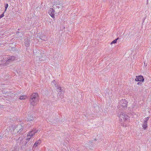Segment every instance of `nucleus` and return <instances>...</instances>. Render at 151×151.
<instances>
[{"mask_svg": "<svg viewBox=\"0 0 151 151\" xmlns=\"http://www.w3.org/2000/svg\"><path fill=\"white\" fill-rule=\"evenodd\" d=\"M117 116L119 118L120 120V123L121 125L123 127L126 126V124L124 123V122H125L127 120L129 119V117L126 115L124 112H122L120 111L118 114Z\"/></svg>", "mask_w": 151, "mask_h": 151, "instance_id": "nucleus-1", "label": "nucleus"}, {"mask_svg": "<svg viewBox=\"0 0 151 151\" xmlns=\"http://www.w3.org/2000/svg\"><path fill=\"white\" fill-rule=\"evenodd\" d=\"M138 78L139 79L140 81H141L142 82L144 81V78L142 76H138Z\"/></svg>", "mask_w": 151, "mask_h": 151, "instance_id": "nucleus-13", "label": "nucleus"}, {"mask_svg": "<svg viewBox=\"0 0 151 151\" xmlns=\"http://www.w3.org/2000/svg\"><path fill=\"white\" fill-rule=\"evenodd\" d=\"M48 13L52 17H54V11L52 8H50L49 9Z\"/></svg>", "mask_w": 151, "mask_h": 151, "instance_id": "nucleus-7", "label": "nucleus"}, {"mask_svg": "<svg viewBox=\"0 0 151 151\" xmlns=\"http://www.w3.org/2000/svg\"><path fill=\"white\" fill-rule=\"evenodd\" d=\"M127 102L125 99H122L119 102L118 107L119 110L123 111L127 107Z\"/></svg>", "mask_w": 151, "mask_h": 151, "instance_id": "nucleus-3", "label": "nucleus"}, {"mask_svg": "<svg viewBox=\"0 0 151 151\" xmlns=\"http://www.w3.org/2000/svg\"><path fill=\"white\" fill-rule=\"evenodd\" d=\"M34 118L32 116H29L27 118V121L28 122H31L34 120Z\"/></svg>", "mask_w": 151, "mask_h": 151, "instance_id": "nucleus-10", "label": "nucleus"}, {"mask_svg": "<svg viewBox=\"0 0 151 151\" xmlns=\"http://www.w3.org/2000/svg\"><path fill=\"white\" fill-rule=\"evenodd\" d=\"M57 7H58V8H59V7L58 6H57Z\"/></svg>", "mask_w": 151, "mask_h": 151, "instance_id": "nucleus-22", "label": "nucleus"}, {"mask_svg": "<svg viewBox=\"0 0 151 151\" xmlns=\"http://www.w3.org/2000/svg\"><path fill=\"white\" fill-rule=\"evenodd\" d=\"M59 89L58 90V92H59L60 93H62V92H64V91L63 89H62L61 87H60L59 86V88L57 89Z\"/></svg>", "mask_w": 151, "mask_h": 151, "instance_id": "nucleus-14", "label": "nucleus"}, {"mask_svg": "<svg viewBox=\"0 0 151 151\" xmlns=\"http://www.w3.org/2000/svg\"><path fill=\"white\" fill-rule=\"evenodd\" d=\"M39 99V96L37 93H32L31 96L30 100L31 105L33 106L36 105L38 102Z\"/></svg>", "mask_w": 151, "mask_h": 151, "instance_id": "nucleus-2", "label": "nucleus"}, {"mask_svg": "<svg viewBox=\"0 0 151 151\" xmlns=\"http://www.w3.org/2000/svg\"><path fill=\"white\" fill-rule=\"evenodd\" d=\"M8 6H9V5L8 4H6L5 5V11H4V13H3L4 14V12H5L6 11L8 7Z\"/></svg>", "mask_w": 151, "mask_h": 151, "instance_id": "nucleus-17", "label": "nucleus"}, {"mask_svg": "<svg viewBox=\"0 0 151 151\" xmlns=\"http://www.w3.org/2000/svg\"><path fill=\"white\" fill-rule=\"evenodd\" d=\"M22 127L21 125H17L14 129L15 133H20L22 130Z\"/></svg>", "mask_w": 151, "mask_h": 151, "instance_id": "nucleus-5", "label": "nucleus"}, {"mask_svg": "<svg viewBox=\"0 0 151 151\" xmlns=\"http://www.w3.org/2000/svg\"><path fill=\"white\" fill-rule=\"evenodd\" d=\"M15 60V57L14 56H12L9 57V58L6 61V63L12 62Z\"/></svg>", "mask_w": 151, "mask_h": 151, "instance_id": "nucleus-8", "label": "nucleus"}, {"mask_svg": "<svg viewBox=\"0 0 151 151\" xmlns=\"http://www.w3.org/2000/svg\"><path fill=\"white\" fill-rule=\"evenodd\" d=\"M95 141H96V139H95Z\"/></svg>", "mask_w": 151, "mask_h": 151, "instance_id": "nucleus-23", "label": "nucleus"}, {"mask_svg": "<svg viewBox=\"0 0 151 151\" xmlns=\"http://www.w3.org/2000/svg\"><path fill=\"white\" fill-rule=\"evenodd\" d=\"M57 96L58 97L61 99H63L64 98L63 94L62 93H60L59 92H58Z\"/></svg>", "mask_w": 151, "mask_h": 151, "instance_id": "nucleus-11", "label": "nucleus"}, {"mask_svg": "<svg viewBox=\"0 0 151 151\" xmlns=\"http://www.w3.org/2000/svg\"><path fill=\"white\" fill-rule=\"evenodd\" d=\"M140 83V82H138L137 83V84H139Z\"/></svg>", "mask_w": 151, "mask_h": 151, "instance_id": "nucleus-21", "label": "nucleus"}, {"mask_svg": "<svg viewBox=\"0 0 151 151\" xmlns=\"http://www.w3.org/2000/svg\"><path fill=\"white\" fill-rule=\"evenodd\" d=\"M25 45L27 47H28L29 45V40H27L25 42Z\"/></svg>", "mask_w": 151, "mask_h": 151, "instance_id": "nucleus-15", "label": "nucleus"}, {"mask_svg": "<svg viewBox=\"0 0 151 151\" xmlns=\"http://www.w3.org/2000/svg\"><path fill=\"white\" fill-rule=\"evenodd\" d=\"M28 98L27 96L26 95H24L20 96L19 97V99L21 100H25Z\"/></svg>", "mask_w": 151, "mask_h": 151, "instance_id": "nucleus-12", "label": "nucleus"}, {"mask_svg": "<svg viewBox=\"0 0 151 151\" xmlns=\"http://www.w3.org/2000/svg\"><path fill=\"white\" fill-rule=\"evenodd\" d=\"M4 16V14L3 13L1 15H0V19L2 17H3Z\"/></svg>", "mask_w": 151, "mask_h": 151, "instance_id": "nucleus-20", "label": "nucleus"}, {"mask_svg": "<svg viewBox=\"0 0 151 151\" xmlns=\"http://www.w3.org/2000/svg\"><path fill=\"white\" fill-rule=\"evenodd\" d=\"M138 77H139L138 76H136V78L135 79V81H140Z\"/></svg>", "mask_w": 151, "mask_h": 151, "instance_id": "nucleus-19", "label": "nucleus"}, {"mask_svg": "<svg viewBox=\"0 0 151 151\" xmlns=\"http://www.w3.org/2000/svg\"><path fill=\"white\" fill-rule=\"evenodd\" d=\"M52 84L53 85H54L56 87V89H58L59 88V86L57 83L55 81H53L52 82Z\"/></svg>", "mask_w": 151, "mask_h": 151, "instance_id": "nucleus-9", "label": "nucleus"}, {"mask_svg": "<svg viewBox=\"0 0 151 151\" xmlns=\"http://www.w3.org/2000/svg\"><path fill=\"white\" fill-rule=\"evenodd\" d=\"M110 4H112V3H110Z\"/></svg>", "mask_w": 151, "mask_h": 151, "instance_id": "nucleus-24", "label": "nucleus"}, {"mask_svg": "<svg viewBox=\"0 0 151 151\" xmlns=\"http://www.w3.org/2000/svg\"><path fill=\"white\" fill-rule=\"evenodd\" d=\"M40 131V130L37 129H34L32 130L28 134L26 138V140L28 141H29L30 139L35 135L36 133Z\"/></svg>", "mask_w": 151, "mask_h": 151, "instance_id": "nucleus-4", "label": "nucleus"}, {"mask_svg": "<svg viewBox=\"0 0 151 151\" xmlns=\"http://www.w3.org/2000/svg\"><path fill=\"white\" fill-rule=\"evenodd\" d=\"M118 39L119 38H117L116 39L114 40L111 42V45L113 44L116 43V42L117 40H118Z\"/></svg>", "mask_w": 151, "mask_h": 151, "instance_id": "nucleus-16", "label": "nucleus"}, {"mask_svg": "<svg viewBox=\"0 0 151 151\" xmlns=\"http://www.w3.org/2000/svg\"><path fill=\"white\" fill-rule=\"evenodd\" d=\"M39 143L38 141H36L35 143L34 146H35V147H37L39 144Z\"/></svg>", "mask_w": 151, "mask_h": 151, "instance_id": "nucleus-18", "label": "nucleus"}, {"mask_svg": "<svg viewBox=\"0 0 151 151\" xmlns=\"http://www.w3.org/2000/svg\"><path fill=\"white\" fill-rule=\"evenodd\" d=\"M149 118V117H148L146 118L144 120V122L143 124H142V127H143V129L144 130H145L146 129L147 127V121H148Z\"/></svg>", "mask_w": 151, "mask_h": 151, "instance_id": "nucleus-6", "label": "nucleus"}]
</instances>
